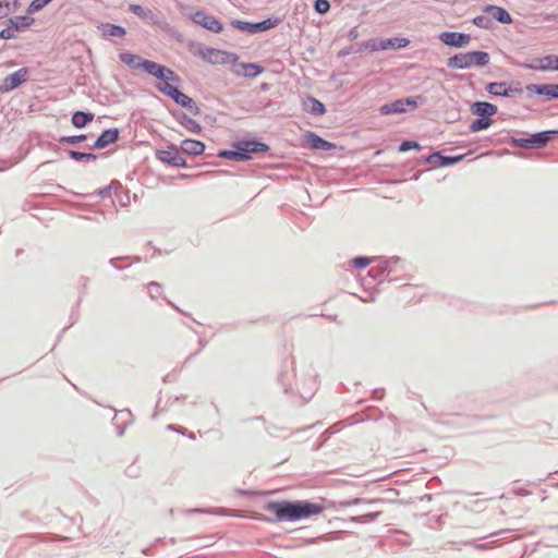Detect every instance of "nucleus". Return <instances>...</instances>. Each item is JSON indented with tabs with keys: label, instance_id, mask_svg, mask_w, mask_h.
<instances>
[{
	"label": "nucleus",
	"instance_id": "40",
	"mask_svg": "<svg viewBox=\"0 0 558 558\" xmlns=\"http://www.w3.org/2000/svg\"><path fill=\"white\" fill-rule=\"evenodd\" d=\"M517 146L522 148H531V138H517L514 140Z\"/></svg>",
	"mask_w": 558,
	"mask_h": 558
},
{
	"label": "nucleus",
	"instance_id": "7",
	"mask_svg": "<svg viewBox=\"0 0 558 558\" xmlns=\"http://www.w3.org/2000/svg\"><path fill=\"white\" fill-rule=\"evenodd\" d=\"M232 25L240 31H245L254 34L274 28L277 25V21H272L271 19H267L258 23L232 21Z\"/></svg>",
	"mask_w": 558,
	"mask_h": 558
},
{
	"label": "nucleus",
	"instance_id": "19",
	"mask_svg": "<svg viewBox=\"0 0 558 558\" xmlns=\"http://www.w3.org/2000/svg\"><path fill=\"white\" fill-rule=\"evenodd\" d=\"M558 134V131H544L530 136L531 138V148H541L544 147L554 135Z\"/></svg>",
	"mask_w": 558,
	"mask_h": 558
},
{
	"label": "nucleus",
	"instance_id": "24",
	"mask_svg": "<svg viewBox=\"0 0 558 558\" xmlns=\"http://www.w3.org/2000/svg\"><path fill=\"white\" fill-rule=\"evenodd\" d=\"M242 71H238L236 73L243 76H257L262 73L263 69L255 64V63H242L241 65Z\"/></svg>",
	"mask_w": 558,
	"mask_h": 558
},
{
	"label": "nucleus",
	"instance_id": "8",
	"mask_svg": "<svg viewBox=\"0 0 558 558\" xmlns=\"http://www.w3.org/2000/svg\"><path fill=\"white\" fill-rule=\"evenodd\" d=\"M192 21L195 24L203 26L204 28L220 33L223 29L222 24L214 16L206 14L204 11H197L192 15Z\"/></svg>",
	"mask_w": 558,
	"mask_h": 558
},
{
	"label": "nucleus",
	"instance_id": "27",
	"mask_svg": "<svg viewBox=\"0 0 558 558\" xmlns=\"http://www.w3.org/2000/svg\"><path fill=\"white\" fill-rule=\"evenodd\" d=\"M218 156L221 158L233 159L236 161L245 160V156L239 151V148H235L234 150H222L218 154Z\"/></svg>",
	"mask_w": 558,
	"mask_h": 558
},
{
	"label": "nucleus",
	"instance_id": "38",
	"mask_svg": "<svg viewBox=\"0 0 558 558\" xmlns=\"http://www.w3.org/2000/svg\"><path fill=\"white\" fill-rule=\"evenodd\" d=\"M313 112L323 114L325 112V106L320 101L313 99Z\"/></svg>",
	"mask_w": 558,
	"mask_h": 558
},
{
	"label": "nucleus",
	"instance_id": "39",
	"mask_svg": "<svg viewBox=\"0 0 558 558\" xmlns=\"http://www.w3.org/2000/svg\"><path fill=\"white\" fill-rule=\"evenodd\" d=\"M464 158V155H459L454 157H444L442 165H453L461 161Z\"/></svg>",
	"mask_w": 558,
	"mask_h": 558
},
{
	"label": "nucleus",
	"instance_id": "28",
	"mask_svg": "<svg viewBox=\"0 0 558 558\" xmlns=\"http://www.w3.org/2000/svg\"><path fill=\"white\" fill-rule=\"evenodd\" d=\"M410 44L407 38H396L395 40L388 39L383 44V49L387 48H404Z\"/></svg>",
	"mask_w": 558,
	"mask_h": 558
},
{
	"label": "nucleus",
	"instance_id": "35",
	"mask_svg": "<svg viewBox=\"0 0 558 558\" xmlns=\"http://www.w3.org/2000/svg\"><path fill=\"white\" fill-rule=\"evenodd\" d=\"M420 148V145L417 142H414V141H404L400 147H399V150L400 151H408V150H411V149H418Z\"/></svg>",
	"mask_w": 558,
	"mask_h": 558
},
{
	"label": "nucleus",
	"instance_id": "21",
	"mask_svg": "<svg viewBox=\"0 0 558 558\" xmlns=\"http://www.w3.org/2000/svg\"><path fill=\"white\" fill-rule=\"evenodd\" d=\"M94 113L92 112H84V111H76L73 113L71 122L73 126L81 129L90 123L94 120Z\"/></svg>",
	"mask_w": 558,
	"mask_h": 558
},
{
	"label": "nucleus",
	"instance_id": "22",
	"mask_svg": "<svg viewBox=\"0 0 558 558\" xmlns=\"http://www.w3.org/2000/svg\"><path fill=\"white\" fill-rule=\"evenodd\" d=\"M307 141L310 145L316 149L330 150L333 147V144L323 140L314 133L307 134Z\"/></svg>",
	"mask_w": 558,
	"mask_h": 558
},
{
	"label": "nucleus",
	"instance_id": "17",
	"mask_svg": "<svg viewBox=\"0 0 558 558\" xmlns=\"http://www.w3.org/2000/svg\"><path fill=\"white\" fill-rule=\"evenodd\" d=\"M529 90L534 92L538 95H544L550 99L558 98V84H532L526 87Z\"/></svg>",
	"mask_w": 558,
	"mask_h": 558
},
{
	"label": "nucleus",
	"instance_id": "11",
	"mask_svg": "<svg viewBox=\"0 0 558 558\" xmlns=\"http://www.w3.org/2000/svg\"><path fill=\"white\" fill-rule=\"evenodd\" d=\"M235 148L245 156V160L251 158V154L264 153L268 150V146L256 141H241L235 144Z\"/></svg>",
	"mask_w": 558,
	"mask_h": 558
},
{
	"label": "nucleus",
	"instance_id": "29",
	"mask_svg": "<svg viewBox=\"0 0 558 558\" xmlns=\"http://www.w3.org/2000/svg\"><path fill=\"white\" fill-rule=\"evenodd\" d=\"M70 157L77 161H95L96 155L90 153H80L75 150L70 151Z\"/></svg>",
	"mask_w": 558,
	"mask_h": 558
},
{
	"label": "nucleus",
	"instance_id": "43",
	"mask_svg": "<svg viewBox=\"0 0 558 558\" xmlns=\"http://www.w3.org/2000/svg\"><path fill=\"white\" fill-rule=\"evenodd\" d=\"M481 20H482V17L474 19V23H475L476 25H480V23H478L477 21H481Z\"/></svg>",
	"mask_w": 558,
	"mask_h": 558
},
{
	"label": "nucleus",
	"instance_id": "6",
	"mask_svg": "<svg viewBox=\"0 0 558 558\" xmlns=\"http://www.w3.org/2000/svg\"><path fill=\"white\" fill-rule=\"evenodd\" d=\"M28 78V69L21 68L5 76L0 84V93H9L25 83Z\"/></svg>",
	"mask_w": 558,
	"mask_h": 558
},
{
	"label": "nucleus",
	"instance_id": "33",
	"mask_svg": "<svg viewBox=\"0 0 558 558\" xmlns=\"http://www.w3.org/2000/svg\"><path fill=\"white\" fill-rule=\"evenodd\" d=\"M314 8L316 12H318L319 14H325L329 11L330 4L328 0H316L314 3Z\"/></svg>",
	"mask_w": 558,
	"mask_h": 558
},
{
	"label": "nucleus",
	"instance_id": "36",
	"mask_svg": "<svg viewBox=\"0 0 558 558\" xmlns=\"http://www.w3.org/2000/svg\"><path fill=\"white\" fill-rule=\"evenodd\" d=\"M84 140H86V135H74V136L63 137L61 140V142L68 143V144H75V143L84 141Z\"/></svg>",
	"mask_w": 558,
	"mask_h": 558
},
{
	"label": "nucleus",
	"instance_id": "20",
	"mask_svg": "<svg viewBox=\"0 0 558 558\" xmlns=\"http://www.w3.org/2000/svg\"><path fill=\"white\" fill-rule=\"evenodd\" d=\"M181 149L189 155H202L205 150V144L196 140H184L181 143Z\"/></svg>",
	"mask_w": 558,
	"mask_h": 558
},
{
	"label": "nucleus",
	"instance_id": "42",
	"mask_svg": "<svg viewBox=\"0 0 558 558\" xmlns=\"http://www.w3.org/2000/svg\"><path fill=\"white\" fill-rule=\"evenodd\" d=\"M392 109H393V105H392V102H390V104H386V105H384V106L380 108V112H381L383 114H391V113H396V112H395V110H392Z\"/></svg>",
	"mask_w": 558,
	"mask_h": 558
},
{
	"label": "nucleus",
	"instance_id": "37",
	"mask_svg": "<svg viewBox=\"0 0 558 558\" xmlns=\"http://www.w3.org/2000/svg\"><path fill=\"white\" fill-rule=\"evenodd\" d=\"M125 29L121 26H117V25H111V31H110V35L111 36H119V37H122L125 35Z\"/></svg>",
	"mask_w": 558,
	"mask_h": 558
},
{
	"label": "nucleus",
	"instance_id": "44",
	"mask_svg": "<svg viewBox=\"0 0 558 558\" xmlns=\"http://www.w3.org/2000/svg\"><path fill=\"white\" fill-rule=\"evenodd\" d=\"M13 5H14V7H17V5H19V1H17V0H14Z\"/></svg>",
	"mask_w": 558,
	"mask_h": 558
},
{
	"label": "nucleus",
	"instance_id": "41",
	"mask_svg": "<svg viewBox=\"0 0 558 558\" xmlns=\"http://www.w3.org/2000/svg\"><path fill=\"white\" fill-rule=\"evenodd\" d=\"M10 2L8 0L0 1V19L9 14Z\"/></svg>",
	"mask_w": 558,
	"mask_h": 558
},
{
	"label": "nucleus",
	"instance_id": "2",
	"mask_svg": "<svg viewBox=\"0 0 558 558\" xmlns=\"http://www.w3.org/2000/svg\"><path fill=\"white\" fill-rule=\"evenodd\" d=\"M490 57L484 51H469L454 54L449 58L447 64L453 70H466L474 66H485L489 63Z\"/></svg>",
	"mask_w": 558,
	"mask_h": 558
},
{
	"label": "nucleus",
	"instance_id": "12",
	"mask_svg": "<svg viewBox=\"0 0 558 558\" xmlns=\"http://www.w3.org/2000/svg\"><path fill=\"white\" fill-rule=\"evenodd\" d=\"M486 90L494 96H504V97H510V96L519 95L522 93V89L512 88V87L508 86L507 83H504V82L502 83H497V82L489 83L486 86Z\"/></svg>",
	"mask_w": 558,
	"mask_h": 558
},
{
	"label": "nucleus",
	"instance_id": "9",
	"mask_svg": "<svg viewBox=\"0 0 558 558\" xmlns=\"http://www.w3.org/2000/svg\"><path fill=\"white\" fill-rule=\"evenodd\" d=\"M156 158L165 163L171 165L173 167H185L186 162L181 157L177 147L171 146L165 150H157Z\"/></svg>",
	"mask_w": 558,
	"mask_h": 558
},
{
	"label": "nucleus",
	"instance_id": "15",
	"mask_svg": "<svg viewBox=\"0 0 558 558\" xmlns=\"http://www.w3.org/2000/svg\"><path fill=\"white\" fill-rule=\"evenodd\" d=\"M497 110L495 105L485 101H477L471 107L472 113L481 118H490L497 113Z\"/></svg>",
	"mask_w": 558,
	"mask_h": 558
},
{
	"label": "nucleus",
	"instance_id": "4",
	"mask_svg": "<svg viewBox=\"0 0 558 558\" xmlns=\"http://www.w3.org/2000/svg\"><path fill=\"white\" fill-rule=\"evenodd\" d=\"M34 24V19L28 16H15L9 20V24L0 32V38L4 40L16 38L19 33Z\"/></svg>",
	"mask_w": 558,
	"mask_h": 558
},
{
	"label": "nucleus",
	"instance_id": "30",
	"mask_svg": "<svg viewBox=\"0 0 558 558\" xmlns=\"http://www.w3.org/2000/svg\"><path fill=\"white\" fill-rule=\"evenodd\" d=\"M51 0H33L27 8V13L33 14L45 8Z\"/></svg>",
	"mask_w": 558,
	"mask_h": 558
},
{
	"label": "nucleus",
	"instance_id": "45",
	"mask_svg": "<svg viewBox=\"0 0 558 558\" xmlns=\"http://www.w3.org/2000/svg\"><path fill=\"white\" fill-rule=\"evenodd\" d=\"M185 178H187L186 174H180V179H185Z\"/></svg>",
	"mask_w": 558,
	"mask_h": 558
},
{
	"label": "nucleus",
	"instance_id": "14",
	"mask_svg": "<svg viewBox=\"0 0 558 558\" xmlns=\"http://www.w3.org/2000/svg\"><path fill=\"white\" fill-rule=\"evenodd\" d=\"M204 59L214 64H222L235 60V56L217 49H207Z\"/></svg>",
	"mask_w": 558,
	"mask_h": 558
},
{
	"label": "nucleus",
	"instance_id": "32",
	"mask_svg": "<svg viewBox=\"0 0 558 558\" xmlns=\"http://www.w3.org/2000/svg\"><path fill=\"white\" fill-rule=\"evenodd\" d=\"M129 9L132 13L143 19L148 17L151 13L150 10L144 9L138 4H131Z\"/></svg>",
	"mask_w": 558,
	"mask_h": 558
},
{
	"label": "nucleus",
	"instance_id": "13",
	"mask_svg": "<svg viewBox=\"0 0 558 558\" xmlns=\"http://www.w3.org/2000/svg\"><path fill=\"white\" fill-rule=\"evenodd\" d=\"M527 68L536 71H558V56H545L538 59L536 63L529 64Z\"/></svg>",
	"mask_w": 558,
	"mask_h": 558
},
{
	"label": "nucleus",
	"instance_id": "18",
	"mask_svg": "<svg viewBox=\"0 0 558 558\" xmlns=\"http://www.w3.org/2000/svg\"><path fill=\"white\" fill-rule=\"evenodd\" d=\"M485 11L496 21L502 23V24H510L512 23V17L508 13L507 10H505L501 7L497 5H487Z\"/></svg>",
	"mask_w": 558,
	"mask_h": 558
},
{
	"label": "nucleus",
	"instance_id": "23",
	"mask_svg": "<svg viewBox=\"0 0 558 558\" xmlns=\"http://www.w3.org/2000/svg\"><path fill=\"white\" fill-rule=\"evenodd\" d=\"M120 60L126 65L131 66L132 69L142 68V59L136 54L130 52H122L120 54Z\"/></svg>",
	"mask_w": 558,
	"mask_h": 558
},
{
	"label": "nucleus",
	"instance_id": "34",
	"mask_svg": "<svg viewBox=\"0 0 558 558\" xmlns=\"http://www.w3.org/2000/svg\"><path fill=\"white\" fill-rule=\"evenodd\" d=\"M352 264L359 268V269H363V268H366L369 264H371V258L368 257H355L353 260H352Z\"/></svg>",
	"mask_w": 558,
	"mask_h": 558
},
{
	"label": "nucleus",
	"instance_id": "16",
	"mask_svg": "<svg viewBox=\"0 0 558 558\" xmlns=\"http://www.w3.org/2000/svg\"><path fill=\"white\" fill-rule=\"evenodd\" d=\"M119 138L118 129H109L104 131L100 136L96 140L94 147L97 149H102L110 144L114 143Z\"/></svg>",
	"mask_w": 558,
	"mask_h": 558
},
{
	"label": "nucleus",
	"instance_id": "10",
	"mask_svg": "<svg viewBox=\"0 0 558 558\" xmlns=\"http://www.w3.org/2000/svg\"><path fill=\"white\" fill-rule=\"evenodd\" d=\"M439 39L442 44L456 48L465 47L471 41L470 35L459 32H444L440 34Z\"/></svg>",
	"mask_w": 558,
	"mask_h": 558
},
{
	"label": "nucleus",
	"instance_id": "3",
	"mask_svg": "<svg viewBox=\"0 0 558 558\" xmlns=\"http://www.w3.org/2000/svg\"><path fill=\"white\" fill-rule=\"evenodd\" d=\"M142 68L151 76L157 77L161 82L159 84L174 83L178 84L180 82V77L170 69L160 65L154 61L143 60Z\"/></svg>",
	"mask_w": 558,
	"mask_h": 558
},
{
	"label": "nucleus",
	"instance_id": "1",
	"mask_svg": "<svg viewBox=\"0 0 558 558\" xmlns=\"http://www.w3.org/2000/svg\"><path fill=\"white\" fill-rule=\"evenodd\" d=\"M265 510L275 514L278 520L298 521L313 515L320 514L323 506L310 501H270L265 506Z\"/></svg>",
	"mask_w": 558,
	"mask_h": 558
},
{
	"label": "nucleus",
	"instance_id": "31",
	"mask_svg": "<svg viewBox=\"0 0 558 558\" xmlns=\"http://www.w3.org/2000/svg\"><path fill=\"white\" fill-rule=\"evenodd\" d=\"M182 124L186 130H189L192 133L198 134L202 132L201 124L193 119L187 118Z\"/></svg>",
	"mask_w": 558,
	"mask_h": 558
},
{
	"label": "nucleus",
	"instance_id": "26",
	"mask_svg": "<svg viewBox=\"0 0 558 558\" xmlns=\"http://www.w3.org/2000/svg\"><path fill=\"white\" fill-rule=\"evenodd\" d=\"M492 123L493 120L490 118H480L471 123L470 130L471 132H480L482 130L489 128Z\"/></svg>",
	"mask_w": 558,
	"mask_h": 558
},
{
	"label": "nucleus",
	"instance_id": "5",
	"mask_svg": "<svg viewBox=\"0 0 558 558\" xmlns=\"http://www.w3.org/2000/svg\"><path fill=\"white\" fill-rule=\"evenodd\" d=\"M158 90L162 94L171 97L177 104L184 108L192 109L194 106V100L187 95L180 92L177 87L172 85V82L167 84H158Z\"/></svg>",
	"mask_w": 558,
	"mask_h": 558
},
{
	"label": "nucleus",
	"instance_id": "25",
	"mask_svg": "<svg viewBox=\"0 0 558 558\" xmlns=\"http://www.w3.org/2000/svg\"><path fill=\"white\" fill-rule=\"evenodd\" d=\"M393 109L396 113H402L407 111V106H411V108H416V101L412 98L407 99H398L392 102Z\"/></svg>",
	"mask_w": 558,
	"mask_h": 558
}]
</instances>
